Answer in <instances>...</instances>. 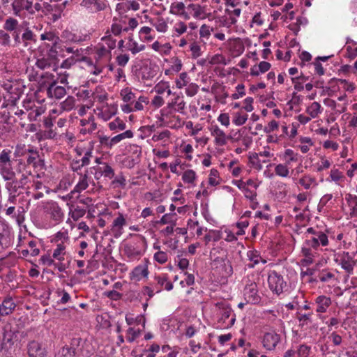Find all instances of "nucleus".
<instances>
[{"label": "nucleus", "mask_w": 357, "mask_h": 357, "mask_svg": "<svg viewBox=\"0 0 357 357\" xmlns=\"http://www.w3.org/2000/svg\"><path fill=\"white\" fill-rule=\"evenodd\" d=\"M11 151L3 149L0 153V174L4 181L13 179L15 176L10 159Z\"/></svg>", "instance_id": "4"}, {"label": "nucleus", "mask_w": 357, "mask_h": 357, "mask_svg": "<svg viewBox=\"0 0 357 357\" xmlns=\"http://www.w3.org/2000/svg\"><path fill=\"white\" fill-rule=\"evenodd\" d=\"M188 10L192 15L195 18L203 19L205 17L204 8L199 4H190L188 6Z\"/></svg>", "instance_id": "33"}, {"label": "nucleus", "mask_w": 357, "mask_h": 357, "mask_svg": "<svg viewBox=\"0 0 357 357\" xmlns=\"http://www.w3.org/2000/svg\"><path fill=\"white\" fill-rule=\"evenodd\" d=\"M149 274L147 266H137L131 273V278L135 280H140L142 278H146Z\"/></svg>", "instance_id": "29"}, {"label": "nucleus", "mask_w": 357, "mask_h": 357, "mask_svg": "<svg viewBox=\"0 0 357 357\" xmlns=\"http://www.w3.org/2000/svg\"><path fill=\"white\" fill-rule=\"evenodd\" d=\"M13 14L15 16L22 17L25 14L33 15V1L29 0H14L11 4Z\"/></svg>", "instance_id": "8"}, {"label": "nucleus", "mask_w": 357, "mask_h": 357, "mask_svg": "<svg viewBox=\"0 0 357 357\" xmlns=\"http://www.w3.org/2000/svg\"><path fill=\"white\" fill-rule=\"evenodd\" d=\"M298 183L306 190L310 189L312 186L317 185L316 178L308 174H305L302 176L299 179Z\"/></svg>", "instance_id": "35"}, {"label": "nucleus", "mask_w": 357, "mask_h": 357, "mask_svg": "<svg viewBox=\"0 0 357 357\" xmlns=\"http://www.w3.org/2000/svg\"><path fill=\"white\" fill-rule=\"evenodd\" d=\"M345 200L348 205L351 208V215H354L357 212V196L351 194H347Z\"/></svg>", "instance_id": "45"}, {"label": "nucleus", "mask_w": 357, "mask_h": 357, "mask_svg": "<svg viewBox=\"0 0 357 357\" xmlns=\"http://www.w3.org/2000/svg\"><path fill=\"white\" fill-rule=\"evenodd\" d=\"M82 339L79 337L73 338L71 340L70 343L69 345H65L66 347H68V349H70L72 350V352L76 356H79L80 353L82 352Z\"/></svg>", "instance_id": "38"}, {"label": "nucleus", "mask_w": 357, "mask_h": 357, "mask_svg": "<svg viewBox=\"0 0 357 357\" xmlns=\"http://www.w3.org/2000/svg\"><path fill=\"white\" fill-rule=\"evenodd\" d=\"M196 178V173L192 169H188L185 171L182 176V180L183 182L188 184H193Z\"/></svg>", "instance_id": "47"}, {"label": "nucleus", "mask_w": 357, "mask_h": 357, "mask_svg": "<svg viewBox=\"0 0 357 357\" xmlns=\"http://www.w3.org/2000/svg\"><path fill=\"white\" fill-rule=\"evenodd\" d=\"M57 82L50 84L47 89V95L50 98L61 99L66 93V90L63 86L56 85Z\"/></svg>", "instance_id": "14"}, {"label": "nucleus", "mask_w": 357, "mask_h": 357, "mask_svg": "<svg viewBox=\"0 0 357 357\" xmlns=\"http://www.w3.org/2000/svg\"><path fill=\"white\" fill-rule=\"evenodd\" d=\"M108 126L111 130H123L126 128V123L119 118H116L114 121L109 123Z\"/></svg>", "instance_id": "53"}, {"label": "nucleus", "mask_w": 357, "mask_h": 357, "mask_svg": "<svg viewBox=\"0 0 357 357\" xmlns=\"http://www.w3.org/2000/svg\"><path fill=\"white\" fill-rule=\"evenodd\" d=\"M22 31V40L24 46H27L31 42H36V35L29 27L23 29Z\"/></svg>", "instance_id": "32"}, {"label": "nucleus", "mask_w": 357, "mask_h": 357, "mask_svg": "<svg viewBox=\"0 0 357 357\" xmlns=\"http://www.w3.org/2000/svg\"><path fill=\"white\" fill-rule=\"evenodd\" d=\"M247 256L249 260L253 262L252 264L248 265L249 268H254V266L261 261L263 264L266 263V260L262 259L257 250H250L247 253Z\"/></svg>", "instance_id": "34"}, {"label": "nucleus", "mask_w": 357, "mask_h": 357, "mask_svg": "<svg viewBox=\"0 0 357 357\" xmlns=\"http://www.w3.org/2000/svg\"><path fill=\"white\" fill-rule=\"evenodd\" d=\"M289 165L286 162L278 164L275 167V173L281 177H288L289 175Z\"/></svg>", "instance_id": "43"}, {"label": "nucleus", "mask_w": 357, "mask_h": 357, "mask_svg": "<svg viewBox=\"0 0 357 357\" xmlns=\"http://www.w3.org/2000/svg\"><path fill=\"white\" fill-rule=\"evenodd\" d=\"M33 177L34 176L31 174V172L29 170L25 171V172H23L20 179L17 180V183L22 188V189L27 190L26 194L30 193L29 190H31L30 185L31 183V180Z\"/></svg>", "instance_id": "19"}, {"label": "nucleus", "mask_w": 357, "mask_h": 357, "mask_svg": "<svg viewBox=\"0 0 357 357\" xmlns=\"http://www.w3.org/2000/svg\"><path fill=\"white\" fill-rule=\"evenodd\" d=\"M135 153V156H128L123 160V164L126 167L132 169L140 162L141 150L137 148Z\"/></svg>", "instance_id": "27"}, {"label": "nucleus", "mask_w": 357, "mask_h": 357, "mask_svg": "<svg viewBox=\"0 0 357 357\" xmlns=\"http://www.w3.org/2000/svg\"><path fill=\"white\" fill-rule=\"evenodd\" d=\"M121 96L125 102H132L136 98L135 94L128 87L121 90Z\"/></svg>", "instance_id": "46"}, {"label": "nucleus", "mask_w": 357, "mask_h": 357, "mask_svg": "<svg viewBox=\"0 0 357 357\" xmlns=\"http://www.w3.org/2000/svg\"><path fill=\"white\" fill-rule=\"evenodd\" d=\"M172 66L171 69L174 73H178L183 66L181 60L176 56L172 57L171 59Z\"/></svg>", "instance_id": "63"}, {"label": "nucleus", "mask_w": 357, "mask_h": 357, "mask_svg": "<svg viewBox=\"0 0 357 357\" xmlns=\"http://www.w3.org/2000/svg\"><path fill=\"white\" fill-rule=\"evenodd\" d=\"M170 11L174 15H183L185 13V5L183 2L174 3L171 6Z\"/></svg>", "instance_id": "56"}, {"label": "nucleus", "mask_w": 357, "mask_h": 357, "mask_svg": "<svg viewBox=\"0 0 357 357\" xmlns=\"http://www.w3.org/2000/svg\"><path fill=\"white\" fill-rule=\"evenodd\" d=\"M306 112L312 118H316L321 113V105L317 102H313L306 109Z\"/></svg>", "instance_id": "44"}, {"label": "nucleus", "mask_w": 357, "mask_h": 357, "mask_svg": "<svg viewBox=\"0 0 357 357\" xmlns=\"http://www.w3.org/2000/svg\"><path fill=\"white\" fill-rule=\"evenodd\" d=\"M151 24L159 32L165 33L167 31L168 28L167 23L165 20L161 17L152 20Z\"/></svg>", "instance_id": "36"}, {"label": "nucleus", "mask_w": 357, "mask_h": 357, "mask_svg": "<svg viewBox=\"0 0 357 357\" xmlns=\"http://www.w3.org/2000/svg\"><path fill=\"white\" fill-rule=\"evenodd\" d=\"M40 39L42 40H48L52 43V46L53 47V50H56L55 47L59 41V38L53 32L49 31L42 33L40 35Z\"/></svg>", "instance_id": "41"}, {"label": "nucleus", "mask_w": 357, "mask_h": 357, "mask_svg": "<svg viewBox=\"0 0 357 357\" xmlns=\"http://www.w3.org/2000/svg\"><path fill=\"white\" fill-rule=\"evenodd\" d=\"M45 209L55 223L58 224L63 220V213L61 207L56 202H48L46 204Z\"/></svg>", "instance_id": "10"}, {"label": "nucleus", "mask_w": 357, "mask_h": 357, "mask_svg": "<svg viewBox=\"0 0 357 357\" xmlns=\"http://www.w3.org/2000/svg\"><path fill=\"white\" fill-rule=\"evenodd\" d=\"M331 299L330 297L321 295L316 298L315 303L317 305L316 312L318 313H324L331 305Z\"/></svg>", "instance_id": "17"}, {"label": "nucleus", "mask_w": 357, "mask_h": 357, "mask_svg": "<svg viewBox=\"0 0 357 357\" xmlns=\"http://www.w3.org/2000/svg\"><path fill=\"white\" fill-rule=\"evenodd\" d=\"M126 225V220L121 213L114 220L111 231L115 238L119 237L123 234V227Z\"/></svg>", "instance_id": "15"}, {"label": "nucleus", "mask_w": 357, "mask_h": 357, "mask_svg": "<svg viewBox=\"0 0 357 357\" xmlns=\"http://www.w3.org/2000/svg\"><path fill=\"white\" fill-rule=\"evenodd\" d=\"M167 107L183 114L185 108V102L183 100V97L176 96L172 102L167 104Z\"/></svg>", "instance_id": "22"}, {"label": "nucleus", "mask_w": 357, "mask_h": 357, "mask_svg": "<svg viewBox=\"0 0 357 357\" xmlns=\"http://www.w3.org/2000/svg\"><path fill=\"white\" fill-rule=\"evenodd\" d=\"M216 305L220 310L218 323L222 324L225 328L233 326L236 321V314L230 305L224 303H218Z\"/></svg>", "instance_id": "5"}, {"label": "nucleus", "mask_w": 357, "mask_h": 357, "mask_svg": "<svg viewBox=\"0 0 357 357\" xmlns=\"http://www.w3.org/2000/svg\"><path fill=\"white\" fill-rule=\"evenodd\" d=\"M30 147H33L31 145H29L27 147L25 144H18L16 145L15 149L14 155L15 157H22L27 155L29 153L28 150H30Z\"/></svg>", "instance_id": "52"}, {"label": "nucleus", "mask_w": 357, "mask_h": 357, "mask_svg": "<svg viewBox=\"0 0 357 357\" xmlns=\"http://www.w3.org/2000/svg\"><path fill=\"white\" fill-rule=\"evenodd\" d=\"M325 250H330L334 252V261L336 264L340 265L343 270L345 271V272L347 273V278H349L350 275L353 274L354 266L357 262V260L354 259L356 255L355 252H349L345 251L335 252V250L331 248H326Z\"/></svg>", "instance_id": "2"}, {"label": "nucleus", "mask_w": 357, "mask_h": 357, "mask_svg": "<svg viewBox=\"0 0 357 357\" xmlns=\"http://www.w3.org/2000/svg\"><path fill=\"white\" fill-rule=\"evenodd\" d=\"M27 351L29 357H45V349L37 341L33 340L29 342Z\"/></svg>", "instance_id": "16"}, {"label": "nucleus", "mask_w": 357, "mask_h": 357, "mask_svg": "<svg viewBox=\"0 0 357 357\" xmlns=\"http://www.w3.org/2000/svg\"><path fill=\"white\" fill-rule=\"evenodd\" d=\"M82 6L90 9L91 11H100L105 8V3L100 0H83Z\"/></svg>", "instance_id": "24"}, {"label": "nucleus", "mask_w": 357, "mask_h": 357, "mask_svg": "<svg viewBox=\"0 0 357 357\" xmlns=\"http://www.w3.org/2000/svg\"><path fill=\"white\" fill-rule=\"evenodd\" d=\"M6 188L8 190V193L16 195L19 190V189H22L20 185L17 183V180L16 179V175L13 179H10L9 181H6Z\"/></svg>", "instance_id": "40"}, {"label": "nucleus", "mask_w": 357, "mask_h": 357, "mask_svg": "<svg viewBox=\"0 0 357 357\" xmlns=\"http://www.w3.org/2000/svg\"><path fill=\"white\" fill-rule=\"evenodd\" d=\"M316 234V236H312L305 240L306 245L317 250L320 245L326 247L329 244L328 236L325 232L319 231Z\"/></svg>", "instance_id": "9"}, {"label": "nucleus", "mask_w": 357, "mask_h": 357, "mask_svg": "<svg viewBox=\"0 0 357 357\" xmlns=\"http://www.w3.org/2000/svg\"><path fill=\"white\" fill-rule=\"evenodd\" d=\"M298 153H294L293 150L286 149L283 155V158L285 162L290 165L292 162L298 161Z\"/></svg>", "instance_id": "48"}, {"label": "nucleus", "mask_w": 357, "mask_h": 357, "mask_svg": "<svg viewBox=\"0 0 357 357\" xmlns=\"http://www.w3.org/2000/svg\"><path fill=\"white\" fill-rule=\"evenodd\" d=\"M36 66L42 70L52 68L53 71L57 73L59 70V59L56 50H53V47H51L47 55L37 59Z\"/></svg>", "instance_id": "3"}, {"label": "nucleus", "mask_w": 357, "mask_h": 357, "mask_svg": "<svg viewBox=\"0 0 357 357\" xmlns=\"http://www.w3.org/2000/svg\"><path fill=\"white\" fill-rule=\"evenodd\" d=\"M212 136L215 137L214 143L218 146H224L227 144V137L225 132L216 124H211L208 127Z\"/></svg>", "instance_id": "13"}, {"label": "nucleus", "mask_w": 357, "mask_h": 357, "mask_svg": "<svg viewBox=\"0 0 357 357\" xmlns=\"http://www.w3.org/2000/svg\"><path fill=\"white\" fill-rule=\"evenodd\" d=\"M13 218L15 220L19 226L22 225L25 220V210L23 206L17 207L15 215H13Z\"/></svg>", "instance_id": "50"}, {"label": "nucleus", "mask_w": 357, "mask_h": 357, "mask_svg": "<svg viewBox=\"0 0 357 357\" xmlns=\"http://www.w3.org/2000/svg\"><path fill=\"white\" fill-rule=\"evenodd\" d=\"M1 88L3 90L4 99L8 102L15 105L22 95L25 86L21 81L15 79L3 82Z\"/></svg>", "instance_id": "1"}, {"label": "nucleus", "mask_w": 357, "mask_h": 357, "mask_svg": "<svg viewBox=\"0 0 357 357\" xmlns=\"http://www.w3.org/2000/svg\"><path fill=\"white\" fill-rule=\"evenodd\" d=\"M22 27V26L20 24L19 21L17 19L9 17L5 20L3 25V30L8 32H12L17 31Z\"/></svg>", "instance_id": "26"}, {"label": "nucleus", "mask_w": 357, "mask_h": 357, "mask_svg": "<svg viewBox=\"0 0 357 357\" xmlns=\"http://www.w3.org/2000/svg\"><path fill=\"white\" fill-rule=\"evenodd\" d=\"M155 280L160 287L165 286V289L167 291H170L173 289V284L167 281V275H156Z\"/></svg>", "instance_id": "42"}, {"label": "nucleus", "mask_w": 357, "mask_h": 357, "mask_svg": "<svg viewBox=\"0 0 357 357\" xmlns=\"http://www.w3.org/2000/svg\"><path fill=\"white\" fill-rule=\"evenodd\" d=\"M56 80L54 79V75L49 72L43 73L38 78L37 82L39 85V90L42 91L43 89H47V86L52 82Z\"/></svg>", "instance_id": "18"}, {"label": "nucleus", "mask_w": 357, "mask_h": 357, "mask_svg": "<svg viewBox=\"0 0 357 357\" xmlns=\"http://www.w3.org/2000/svg\"><path fill=\"white\" fill-rule=\"evenodd\" d=\"M95 59L96 61L102 59L103 57L109 56L111 52L109 49H107L103 44H98L96 47Z\"/></svg>", "instance_id": "37"}, {"label": "nucleus", "mask_w": 357, "mask_h": 357, "mask_svg": "<svg viewBox=\"0 0 357 357\" xmlns=\"http://www.w3.org/2000/svg\"><path fill=\"white\" fill-rule=\"evenodd\" d=\"M268 283L270 289L277 295L283 293L287 288V282L284 280L283 277L275 271L269 273Z\"/></svg>", "instance_id": "7"}, {"label": "nucleus", "mask_w": 357, "mask_h": 357, "mask_svg": "<svg viewBox=\"0 0 357 357\" xmlns=\"http://www.w3.org/2000/svg\"><path fill=\"white\" fill-rule=\"evenodd\" d=\"M244 296L248 303L252 304L258 303L260 296L258 294L257 285L255 282H250L245 287Z\"/></svg>", "instance_id": "12"}, {"label": "nucleus", "mask_w": 357, "mask_h": 357, "mask_svg": "<svg viewBox=\"0 0 357 357\" xmlns=\"http://www.w3.org/2000/svg\"><path fill=\"white\" fill-rule=\"evenodd\" d=\"M139 74L141 75L142 79L146 82L152 80L156 75L155 71L148 66H144L139 69Z\"/></svg>", "instance_id": "30"}, {"label": "nucleus", "mask_w": 357, "mask_h": 357, "mask_svg": "<svg viewBox=\"0 0 357 357\" xmlns=\"http://www.w3.org/2000/svg\"><path fill=\"white\" fill-rule=\"evenodd\" d=\"M132 137L133 132L131 130H128L124 132L119 134L110 139V144H114V145L126 138H132Z\"/></svg>", "instance_id": "49"}, {"label": "nucleus", "mask_w": 357, "mask_h": 357, "mask_svg": "<svg viewBox=\"0 0 357 357\" xmlns=\"http://www.w3.org/2000/svg\"><path fill=\"white\" fill-rule=\"evenodd\" d=\"M68 240L69 237L66 231H59L54 238V241L56 244L60 242H63V244H66Z\"/></svg>", "instance_id": "64"}, {"label": "nucleus", "mask_w": 357, "mask_h": 357, "mask_svg": "<svg viewBox=\"0 0 357 357\" xmlns=\"http://www.w3.org/2000/svg\"><path fill=\"white\" fill-rule=\"evenodd\" d=\"M189 77L188 73L185 72L181 73L179 75V78L176 80V86L178 89H182L188 83Z\"/></svg>", "instance_id": "58"}, {"label": "nucleus", "mask_w": 357, "mask_h": 357, "mask_svg": "<svg viewBox=\"0 0 357 357\" xmlns=\"http://www.w3.org/2000/svg\"><path fill=\"white\" fill-rule=\"evenodd\" d=\"M66 245L63 242H60L56 244V248L54 249L52 257L57 261H63L65 259V255Z\"/></svg>", "instance_id": "31"}, {"label": "nucleus", "mask_w": 357, "mask_h": 357, "mask_svg": "<svg viewBox=\"0 0 357 357\" xmlns=\"http://www.w3.org/2000/svg\"><path fill=\"white\" fill-rule=\"evenodd\" d=\"M93 158V151L91 149H86L84 152V155L81 159H79L81 162V166H87L90 164L91 158Z\"/></svg>", "instance_id": "59"}, {"label": "nucleus", "mask_w": 357, "mask_h": 357, "mask_svg": "<svg viewBox=\"0 0 357 357\" xmlns=\"http://www.w3.org/2000/svg\"><path fill=\"white\" fill-rule=\"evenodd\" d=\"M15 336V332L10 331H6L5 329L4 333L3 334L2 339V345L6 346L7 344L12 345L13 344V337Z\"/></svg>", "instance_id": "54"}, {"label": "nucleus", "mask_w": 357, "mask_h": 357, "mask_svg": "<svg viewBox=\"0 0 357 357\" xmlns=\"http://www.w3.org/2000/svg\"><path fill=\"white\" fill-rule=\"evenodd\" d=\"M311 347L305 344H301L296 353L298 357H308L310 353Z\"/></svg>", "instance_id": "60"}, {"label": "nucleus", "mask_w": 357, "mask_h": 357, "mask_svg": "<svg viewBox=\"0 0 357 357\" xmlns=\"http://www.w3.org/2000/svg\"><path fill=\"white\" fill-rule=\"evenodd\" d=\"M139 330H135L133 328H129L127 331L126 340L129 342H132L139 336Z\"/></svg>", "instance_id": "62"}, {"label": "nucleus", "mask_w": 357, "mask_h": 357, "mask_svg": "<svg viewBox=\"0 0 357 357\" xmlns=\"http://www.w3.org/2000/svg\"><path fill=\"white\" fill-rule=\"evenodd\" d=\"M61 6H59L56 3H50L46 1L43 2V13L45 15H50V13H53L54 10H56Z\"/></svg>", "instance_id": "55"}, {"label": "nucleus", "mask_w": 357, "mask_h": 357, "mask_svg": "<svg viewBox=\"0 0 357 357\" xmlns=\"http://www.w3.org/2000/svg\"><path fill=\"white\" fill-rule=\"evenodd\" d=\"M104 166L100 167V171L102 174L105 177H107L109 178H112L114 176V171L113 168L108 164L104 163Z\"/></svg>", "instance_id": "61"}, {"label": "nucleus", "mask_w": 357, "mask_h": 357, "mask_svg": "<svg viewBox=\"0 0 357 357\" xmlns=\"http://www.w3.org/2000/svg\"><path fill=\"white\" fill-rule=\"evenodd\" d=\"M12 227L5 220H0V253L9 248L13 243Z\"/></svg>", "instance_id": "6"}, {"label": "nucleus", "mask_w": 357, "mask_h": 357, "mask_svg": "<svg viewBox=\"0 0 357 357\" xmlns=\"http://www.w3.org/2000/svg\"><path fill=\"white\" fill-rule=\"evenodd\" d=\"M16 307V304L12 298H5L0 304V314L7 316L13 312Z\"/></svg>", "instance_id": "20"}, {"label": "nucleus", "mask_w": 357, "mask_h": 357, "mask_svg": "<svg viewBox=\"0 0 357 357\" xmlns=\"http://www.w3.org/2000/svg\"><path fill=\"white\" fill-rule=\"evenodd\" d=\"M20 252L23 257H27L29 255L31 257L38 255L40 250L37 248V241L34 240L29 241L27 243V248L26 249H22Z\"/></svg>", "instance_id": "21"}, {"label": "nucleus", "mask_w": 357, "mask_h": 357, "mask_svg": "<svg viewBox=\"0 0 357 357\" xmlns=\"http://www.w3.org/2000/svg\"><path fill=\"white\" fill-rule=\"evenodd\" d=\"M29 153L26 158V163L29 165H32L33 167H37L38 161L40 159L39 152L35 147H30V150L27 151Z\"/></svg>", "instance_id": "28"}, {"label": "nucleus", "mask_w": 357, "mask_h": 357, "mask_svg": "<svg viewBox=\"0 0 357 357\" xmlns=\"http://www.w3.org/2000/svg\"><path fill=\"white\" fill-rule=\"evenodd\" d=\"M10 36L4 30H0V47H7L10 45Z\"/></svg>", "instance_id": "57"}, {"label": "nucleus", "mask_w": 357, "mask_h": 357, "mask_svg": "<svg viewBox=\"0 0 357 357\" xmlns=\"http://www.w3.org/2000/svg\"><path fill=\"white\" fill-rule=\"evenodd\" d=\"M145 49L144 45H139L136 41L130 39L128 43V50L133 54L144 50Z\"/></svg>", "instance_id": "51"}, {"label": "nucleus", "mask_w": 357, "mask_h": 357, "mask_svg": "<svg viewBox=\"0 0 357 357\" xmlns=\"http://www.w3.org/2000/svg\"><path fill=\"white\" fill-rule=\"evenodd\" d=\"M79 178L78 183L75 186L74 192H81L89 187V176L88 170H86L84 174L78 173Z\"/></svg>", "instance_id": "23"}, {"label": "nucleus", "mask_w": 357, "mask_h": 357, "mask_svg": "<svg viewBox=\"0 0 357 357\" xmlns=\"http://www.w3.org/2000/svg\"><path fill=\"white\" fill-rule=\"evenodd\" d=\"M234 184L244 192L245 197L250 201L256 199L257 192L250 190L242 180L236 181Z\"/></svg>", "instance_id": "25"}, {"label": "nucleus", "mask_w": 357, "mask_h": 357, "mask_svg": "<svg viewBox=\"0 0 357 357\" xmlns=\"http://www.w3.org/2000/svg\"><path fill=\"white\" fill-rule=\"evenodd\" d=\"M280 335L278 334L276 332H267L263 336V347L267 350H273L275 349L276 346L280 342Z\"/></svg>", "instance_id": "11"}, {"label": "nucleus", "mask_w": 357, "mask_h": 357, "mask_svg": "<svg viewBox=\"0 0 357 357\" xmlns=\"http://www.w3.org/2000/svg\"><path fill=\"white\" fill-rule=\"evenodd\" d=\"M61 38L66 42L79 43L82 40V37L69 30H64L61 33Z\"/></svg>", "instance_id": "39"}]
</instances>
